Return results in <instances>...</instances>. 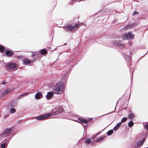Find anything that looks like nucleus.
Listing matches in <instances>:
<instances>
[{"label": "nucleus", "mask_w": 148, "mask_h": 148, "mask_svg": "<svg viewBox=\"0 0 148 148\" xmlns=\"http://www.w3.org/2000/svg\"><path fill=\"white\" fill-rule=\"evenodd\" d=\"M64 88V85L62 83H60L57 84L55 86L54 91L55 93L59 94L62 92Z\"/></svg>", "instance_id": "obj_1"}, {"label": "nucleus", "mask_w": 148, "mask_h": 148, "mask_svg": "<svg viewBox=\"0 0 148 148\" xmlns=\"http://www.w3.org/2000/svg\"><path fill=\"white\" fill-rule=\"evenodd\" d=\"M134 38V36L131 32H129L123 34V38L124 40L132 39Z\"/></svg>", "instance_id": "obj_2"}, {"label": "nucleus", "mask_w": 148, "mask_h": 148, "mask_svg": "<svg viewBox=\"0 0 148 148\" xmlns=\"http://www.w3.org/2000/svg\"><path fill=\"white\" fill-rule=\"evenodd\" d=\"M52 116V114H51L48 113L47 114H44L42 115L36 116L35 118L37 120H41L48 118Z\"/></svg>", "instance_id": "obj_3"}, {"label": "nucleus", "mask_w": 148, "mask_h": 148, "mask_svg": "<svg viewBox=\"0 0 148 148\" xmlns=\"http://www.w3.org/2000/svg\"><path fill=\"white\" fill-rule=\"evenodd\" d=\"M17 66V65L15 63H9L6 65V67L7 69L9 70H12L16 68Z\"/></svg>", "instance_id": "obj_4"}, {"label": "nucleus", "mask_w": 148, "mask_h": 148, "mask_svg": "<svg viewBox=\"0 0 148 148\" xmlns=\"http://www.w3.org/2000/svg\"><path fill=\"white\" fill-rule=\"evenodd\" d=\"M79 25V24H77L73 26L71 25H69L68 26V28L69 30H71L72 32L74 31L77 29Z\"/></svg>", "instance_id": "obj_5"}, {"label": "nucleus", "mask_w": 148, "mask_h": 148, "mask_svg": "<svg viewBox=\"0 0 148 148\" xmlns=\"http://www.w3.org/2000/svg\"><path fill=\"white\" fill-rule=\"evenodd\" d=\"M58 108H57V110L56 111L55 110L53 109L52 110V113H51V114L52 115H56L57 114H59V112H61L63 110L62 108H61L60 110Z\"/></svg>", "instance_id": "obj_6"}, {"label": "nucleus", "mask_w": 148, "mask_h": 148, "mask_svg": "<svg viewBox=\"0 0 148 148\" xmlns=\"http://www.w3.org/2000/svg\"><path fill=\"white\" fill-rule=\"evenodd\" d=\"M11 131V128H7L5 129L3 133L1 134L2 136H7L9 134Z\"/></svg>", "instance_id": "obj_7"}, {"label": "nucleus", "mask_w": 148, "mask_h": 148, "mask_svg": "<svg viewBox=\"0 0 148 148\" xmlns=\"http://www.w3.org/2000/svg\"><path fill=\"white\" fill-rule=\"evenodd\" d=\"M42 96L41 93L40 92H38L35 95V97L36 99H38L42 98Z\"/></svg>", "instance_id": "obj_8"}, {"label": "nucleus", "mask_w": 148, "mask_h": 148, "mask_svg": "<svg viewBox=\"0 0 148 148\" xmlns=\"http://www.w3.org/2000/svg\"><path fill=\"white\" fill-rule=\"evenodd\" d=\"M53 96V92H49L46 96V98L48 99H51Z\"/></svg>", "instance_id": "obj_9"}, {"label": "nucleus", "mask_w": 148, "mask_h": 148, "mask_svg": "<svg viewBox=\"0 0 148 148\" xmlns=\"http://www.w3.org/2000/svg\"><path fill=\"white\" fill-rule=\"evenodd\" d=\"M121 124L122 123L121 122H120L117 124L113 128L114 130L115 131L117 130L120 127Z\"/></svg>", "instance_id": "obj_10"}, {"label": "nucleus", "mask_w": 148, "mask_h": 148, "mask_svg": "<svg viewBox=\"0 0 148 148\" xmlns=\"http://www.w3.org/2000/svg\"><path fill=\"white\" fill-rule=\"evenodd\" d=\"M145 139L143 138L141 141H140L138 142V143L137 145L138 147H140L142 146L143 144V143L144 142Z\"/></svg>", "instance_id": "obj_11"}, {"label": "nucleus", "mask_w": 148, "mask_h": 148, "mask_svg": "<svg viewBox=\"0 0 148 148\" xmlns=\"http://www.w3.org/2000/svg\"><path fill=\"white\" fill-rule=\"evenodd\" d=\"M6 54L8 56H11L12 55V52L9 50H7L6 52Z\"/></svg>", "instance_id": "obj_12"}, {"label": "nucleus", "mask_w": 148, "mask_h": 148, "mask_svg": "<svg viewBox=\"0 0 148 148\" xmlns=\"http://www.w3.org/2000/svg\"><path fill=\"white\" fill-rule=\"evenodd\" d=\"M79 122L80 121L81 122L84 123H88V121H87L83 119L79 118Z\"/></svg>", "instance_id": "obj_13"}, {"label": "nucleus", "mask_w": 148, "mask_h": 148, "mask_svg": "<svg viewBox=\"0 0 148 148\" xmlns=\"http://www.w3.org/2000/svg\"><path fill=\"white\" fill-rule=\"evenodd\" d=\"M92 141L90 138H88L85 141V143H86L89 144Z\"/></svg>", "instance_id": "obj_14"}, {"label": "nucleus", "mask_w": 148, "mask_h": 148, "mask_svg": "<svg viewBox=\"0 0 148 148\" xmlns=\"http://www.w3.org/2000/svg\"><path fill=\"white\" fill-rule=\"evenodd\" d=\"M30 93H24L22 95H21L19 96L18 97V98L19 99H21L22 97L23 96H25V95H29V94H30Z\"/></svg>", "instance_id": "obj_15"}, {"label": "nucleus", "mask_w": 148, "mask_h": 148, "mask_svg": "<svg viewBox=\"0 0 148 148\" xmlns=\"http://www.w3.org/2000/svg\"><path fill=\"white\" fill-rule=\"evenodd\" d=\"M30 62H31L29 60H25L24 61V62H23V63H24V64H25L26 65H27L28 64H29V63H30Z\"/></svg>", "instance_id": "obj_16"}, {"label": "nucleus", "mask_w": 148, "mask_h": 148, "mask_svg": "<svg viewBox=\"0 0 148 148\" xmlns=\"http://www.w3.org/2000/svg\"><path fill=\"white\" fill-rule=\"evenodd\" d=\"M40 52L41 54H44L46 53L47 51L45 49H42L40 51Z\"/></svg>", "instance_id": "obj_17"}, {"label": "nucleus", "mask_w": 148, "mask_h": 148, "mask_svg": "<svg viewBox=\"0 0 148 148\" xmlns=\"http://www.w3.org/2000/svg\"><path fill=\"white\" fill-rule=\"evenodd\" d=\"M128 125L129 127H132V126L134 124V123L132 121H130L128 123Z\"/></svg>", "instance_id": "obj_18"}, {"label": "nucleus", "mask_w": 148, "mask_h": 148, "mask_svg": "<svg viewBox=\"0 0 148 148\" xmlns=\"http://www.w3.org/2000/svg\"><path fill=\"white\" fill-rule=\"evenodd\" d=\"M128 116L129 118L130 119H132L134 116V114L132 113H130Z\"/></svg>", "instance_id": "obj_19"}, {"label": "nucleus", "mask_w": 148, "mask_h": 148, "mask_svg": "<svg viewBox=\"0 0 148 148\" xmlns=\"http://www.w3.org/2000/svg\"><path fill=\"white\" fill-rule=\"evenodd\" d=\"M113 130H109L107 132V134L108 135H111L113 133Z\"/></svg>", "instance_id": "obj_20"}, {"label": "nucleus", "mask_w": 148, "mask_h": 148, "mask_svg": "<svg viewBox=\"0 0 148 148\" xmlns=\"http://www.w3.org/2000/svg\"><path fill=\"white\" fill-rule=\"evenodd\" d=\"M4 48L2 46H0V52H3L4 51Z\"/></svg>", "instance_id": "obj_21"}, {"label": "nucleus", "mask_w": 148, "mask_h": 148, "mask_svg": "<svg viewBox=\"0 0 148 148\" xmlns=\"http://www.w3.org/2000/svg\"><path fill=\"white\" fill-rule=\"evenodd\" d=\"M127 120V118L126 117L123 118L121 120V122H125Z\"/></svg>", "instance_id": "obj_22"}, {"label": "nucleus", "mask_w": 148, "mask_h": 148, "mask_svg": "<svg viewBox=\"0 0 148 148\" xmlns=\"http://www.w3.org/2000/svg\"><path fill=\"white\" fill-rule=\"evenodd\" d=\"M6 145V143H3L1 145V147L2 148H5V146Z\"/></svg>", "instance_id": "obj_23"}, {"label": "nucleus", "mask_w": 148, "mask_h": 148, "mask_svg": "<svg viewBox=\"0 0 148 148\" xmlns=\"http://www.w3.org/2000/svg\"><path fill=\"white\" fill-rule=\"evenodd\" d=\"M15 112V110L14 108H12L11 109L10 111V112L12 113H13Z\"/></svg>", "instance_id": "obj_24"}, {"label": "nucleus", "mask_w": 148, "mask_h": 148, "mask_svg": "<svg viewBox=\"0 0 148 148\" xmlns=\"http://www.w3.org/2000/svg\"><path fill=\"white\" fill-rule=\"evenodd\" d=\"M103 138H104L103 137H101V138H99L97 140L98 141H99L100 140H103Z\"/></svg>", "instance_id": "obj_25"}, {"label": "nucleus", "mask_w": 148, "mask_h": 148, "mask_svg": "<svg viewBox=\"0 0 148 148\" xmlns=\"http://www.w3.org/2000/svg\"><path fill=\"white\" fill-rule=\"evenodd\" d=\"M138 13L137 12H134L133 14V16L138 15Z\"/></svg>", "instance_id": "obj_26"}, {"label": "nucleus", "mask_w": 148, "mask_h": 148, "mask_svg": "<svg viewBox=\"0 0 148 148\" xmlns=\"http://www.w3.org/2000/svg\"><path fill=\"white\" fill-rule=\"evenodd\" d=\"M145 127L147 130H148V125H145Z\"/></svg>", "instance_id": "obj_27"}, {"label": "nucleus", "mask_w": 148, "mask_h": 148, "mask_svg": "<svg viewBox=\"0 0 148 148\" xmlns=\"http://www.w3.org/2000/svg\"><path fill=\"white\" fill-rule=\"evenodd\" d=\"M7 92H8V91H5V92H4L3 93V94H4V95H5V94L6 93H7Z\"/></svg>", "instance_id": "obj_28"}, {"label": "nucleus", "mask_w": 148, "mask_h": 148, "mask_svg": "<svg viewBox=\"0 0 148 148\" xmlns=\"http://www.w3.org/2000/svg\"><path fill=\"white\" fill-rule=\"evenodd\" d=\"M73 3L76 1V0H71Z\"/></svg>", "instance_id": "obj_29"}]
</instances>
